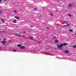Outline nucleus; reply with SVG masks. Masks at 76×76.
I'll list each match as a JSON object with an SVG mask.
<instances>
[{"instance_id": "20e7f679", "label": "nucleus", "mask_w": 76, "mask_h": 76, "mask_svg": "<svg viewBox=\"0 0 76 76\" xmlns=\"http://www.w3.org/2000/svg\"><path fill=\"white\" fill-rule=\"evenodd\" d=\"M57 48H58L59 49H61V47L60 46V45H58L57 46Z\"/></svg>"}, {"instance_id": "72a5a7b5", "label": "nucleus", "mask_w": 76, "mask_h": 76, "mask_svg": "<svg viewBox=\"0 0 76 76\" xmlns=\"http://www.w3.org/2000/svg\"><path fill=\"white\" fill-rule=\"evenodd\" d=\"M1 0H0V3L1 2Z\"/></svg>"}, {"instance_id": "393cba45", "label": "nucleus", "mask_w": 76, "mask_h": 76, "mask_svg": "<svg viewBox=\"0 0 76 76\" xmlns=\"http://www.w3.org/2000/svg\"><path fill=\"white\" fill-rule=\"evenodd\" d=\"M34 10H37V8H34Z\"/></svg>"}, {"instance_id": "b1692460", "label": "nucleus", "mask_w": 76, "mask_h": 76, "mask_svg": "<svg viewBox=\"0 0 76 76\" xmlns=\"http://www.w3.org/2000/svg\"><path fill=\"white\" fill-rule=\"evenodd\" d=\"M55 38H56V37H53V39H55Z\"/></svg>"}, {"instance_id": "cd10ccee", "label": "nucleus", "mask_w": 76, "mask_h": 76, "mask_svg": "<svg viewBox=\"0 0 76 76\" xmlns=\"http://www.w3.org/2000/svg\"><path fill=\"white\" fill-rule=\"evenodd\" d=\"M3 31H0V33H3Z\"/></svg>"}, {"instance_id": "412c9836", "label": "nucleus", "mask_w": 76, "mask_h": 76, "mask_svg": "<svg viewBox=\"0 0 76 76\" xmlns=\"http://www.w3.org/2000/svg\"><path fill=\"white\" fill-rule=\"evenodd\" d=\"M67 26H70V24H68L67 25Z\"/></svg>"}, {"instance_id": "0eeeda50", "label": "nucleus", "mask_w": 76, "mask_h": 76, "mask_svg": "<svg viewBox=\"0 0 76 76\" xmlns=\"http://www.w3.org/2000/svg\"><path fill=\"white\" fill-rule=\"evenodd\" d=\"M66 26H67V25H64V26H62V27H66Z\"/></svg>"}, {"instance_id": "c85d7f7f", "label": "nucleus", "mask_w": 76, "mask_h": 76, "mask_svg": "<svg viewBox=\"0 0 76 76\" xmlns=\"http://www.w3.org/2000/svg\"><path fill=\"white\" fill-rule=\"evenodd\" d=\"M46 28L47 29H49V28H48V27H47Z\"/></svg>"}, {"instance_id": "7c9ffc66", "label": "nucleus", "mask_w": 76, "mask_h": 76, "mask_svg": "<svg viewBox=\"0 0 76 76\" xmlns=\"http://www.w3.org/2000/svg\"><path fill=\"white\" fill-rule=\"evenodd\" d=\"M23 34H26V32H24Z\"/></svg>"}, {"instance_id": "bb28decb", "label": "nucleus", "mask_w": 76, "mask_h": 76, "mask_svg": "<svg viewBox=\"0 0 76 76\" xmlns=\"http://www.w3.org/2000/svg\"><path fill=\"white\" fill-rule=\"evenodd\" d=\"M55 12H58V10H55Z\"/></svg>"}, {"instance_id": "7ed1b4c3", "label": "nucleus", "mask_w": 76, "mask_h": 76, "mask_svg": "<svg viewBox=\"0 0 76 76\" xmlns=\"http://www.w3.org/2000/svg\"><path fill=\"white\" fill-rule=\"evenodd\" d=\"M62 46H66V45H67V44L66 43L62 44Z\"/></svg>"}, {"instance_id": "423d86ee", "label": "nucleus", "mask_w": 76, "mask_h": 76, "mask_svg": "<svg viewBox=\"0 0 76 76\" xmlns=\"http://www.w3.org/2000/svg\"><path fill=\"white\" fill-rule=\"evenodd\" d=\"M15 18L17 19H20V18L18 17V16L15 17Z\"/></svg>"}, {"instance_id": "ddd939ff", "label": "nucleus", "mask_w": 76, "mask_h": 76, "mask_svg": "<svg viewBox=\"0 0 76 76\" xmlns=\"http://www.w3.org/2000/svg\"><path fill=\"white\" fill-rule=\"evenodd\" d=\"M15 35H16L17 36H18V37H21V35H19V34H15Z\"/></svg>"}, {"instance_id": "6e6552de", "label": "nucleus", "mask_w": 76, "mask_h": 76, "mask_svg": "<svg viewBox=\"0 0 76 76\" xmlns=\"http://www.w3.org/2000/svg\"><path fill=\"white\" fill-rule=\"evenodd\" d=\"M65 53H69V51L67 50H65Z\"/></svg>"}, {"instance_id": "c9c22d12", "label": "nucleus", "mask_w": 76, "mask_h": 76, "mask_svg": "<svg viewBox=\"0 0 76 76\" xmlns=\"http://www.w3.org/2000/svg\"><path fill=\"white\" fill-rule=\"evenodd\" d=\"M39 43H41V42H38Z\"/></svg>"}, {"instance_id": "4be33fe9", "label": "nucleus", "mask_w": 76, "mask_h": 76, "mask_svg": "<svg viewBox=\"0 0 76 76\" xmlns=\"http://www.w3.org/2000/svg\"><path fill=\"white\" fill-rule=\"evenodd\" d=\"M64 23H65L66 24H67V21H64Z\"/></svg>"}, {"instance_id": "f03ea898", "label": "nucleus", "mask_w": 76, "mask_h": 76, "mask_svg": "<svg viewBox=\"0 0 76 76\" xmlns=\"http://www.w3.org/2000/svg\"><path fill=\"white\" fill-rule=\"evenodd\" d=\"M1 43L2 44H5V43H6V41H4L1 42Z\"/></svg>"}, {"instance_id": "2f4dec72", "label": "nucleus", "mask_w": 76, "mask_h": 76, "mask_svg": "<svg viewBox=\"0 0 76 76\" xmlns=\"http://www.w3.org/2000/svg\"><path fill=\"white\" fill-rule=\"evenodd\" d=\"M30 27L31 28V27H32V26H30Z\"/></svg>"}, {"instance_id": "a878e982", "label": "nucleus", "mask_w": 76, "mask_h": 76, "mask_svg": "<svg viewBox=\"0 0 76 76\" xmlns=\"http://www.w3.org/2000/svg\"><path fill=\"white\" fill-rule=\"evenodd\" d=\"M50 15L51 16H53V14H50Z\"/></svg>"}, {"instance_id": "6ab92c4d", "label": "nucleus", "mask_w": 76, "mask_h": 76, "mask_svg": "<svg viewBox=\"0 0 76 76\" xmlns=\"http://www.w3.org/2000/svg\"><path fill=\"white\" fill-rule=\"evenodd\" d=\"M14 12H15V13H16L17 12V11L16 10H14Z\"/></svg>"}, {"instance_id": "f257e3e1", "label": "nucleus", "mask_w": 76, "mask_h": 76, "mask_svg": "<svg viewBox=\"0 0 76 76\" xmlns=\"http://www.w3.org/2000/svg\"><path fill=\"white\" fill-rule=\"evenodd\" d=\"M21 49H25V48H26L25 46H21L20 47Z\"/></svg>"}, {"instance_id": "e433bc0d", "label": "nucleus", "mask_w": 76, "mask_h": 76, "mask_svg": "<svg viewBox=\"0 0 76 76\" xmlns=\"http://www.w3.org/2000/svg\"><path fill=\"white\" fill-rule=\"evenodd\" d=\"M5 0V1H7V0Z\"/></svg>"}, {"instance_id": "2eb2a0df", "label": "nucleus", "mask_w": 76, "mask_h": 76, "mask_svg": "<svg viewBox=\"0 0 76 76\" xmlns=\"http://www.w3.org/2000/svg\"><path fill=\"white\" fill-rule=\"evenodd\" d=\"M67 15L68 16H69V17L72 16V15H71V14H67Z\"/></svg>"}, {"instance_id": "a211bd4d", "label": "nucleus", "mask_w": 76, "mask_h": 76, "mask_svg": "<svg viewBox=\"0 0 76 76\" xmlns=\"http://www.w3.org/2000/svg\"><path fill=\"white\" fill-rule=\"evenodd\" d=\"M13 51H14V52H16V51H17V50L13 49Z\"/></svg>"}, {"instance_id": "39448f33", "label": "nucleus", "mask_w": 76, "mask_h": 76, "mask_svg": "<svg viewBox=\"0 0 76 76\" xmlns=\"http://www.w3.org/2000/svg\"><path fill=\"white\" fill-rule=\"evenodd\" d=\"M72 6H73V5L71 4H70L68 5L69 7H72Z\"/></svg>"}, {"instance_id": "9d476101", "label": "nucleus", "mask_w": 76, "mask_h": 76, "mask_svg": "<svg viewBox=\"0 0 76 76\" xmlns=\"http://www.w3.org/2000/svg\"><path fill=\"white\" fill-rule=\"evenodd\" d=\"M69 31H70V32H73V30L72 29H70L69 30Z\"/></svg>"}, {"instance_id": "5701e85b", "label": "nucleus", "mask_w": 76, "mask_h": 76, "mask_svg": "<svg viewBox=\"0 0 76 76\" xmlns=\"http://www.w3.org/2000/svg\"><path fill=\"white\" fill-rule=\"evenodd\" d=\"M73 47L74 48H76V45H74V46H73Z\"/></svg>"}, {"instance_id": "f704fd0d", "label": "nucleus", "mask_w": 76, "mask_h": 76, "mask_svg": "<svg viewBox=\"0 0 76 76\" xmlns=\"http://www.w3.org/2000/svg\"><path fill=\"white\" fill-rule=\"evenodd\" d=\"M75 34L76 35V33Z\"/></svg>"}, {"instance_id": "aec40b11", "label": "nucleus", "mask_w": 76, "mask_h": 76, "mask_svg": "<svg viewBox=\"0 0 76 76\" xmlns=\"http://www.w3.org/2000/svg\"><path fill=\"white\" fill-rule=\"evenodd\" d=\"M1 21H2V22H4V20H3V19H1Z\"/></svg>"}, {"instance_id": "c756f323", "label": "nucleus", "mask_w": 76, "mask_h": 76, "mask_svg": "<svg viewBox=\"0 0 76 76\" xmlns=\"http://www.w3.org/2000/svg\"><path fill=\"white\" fill-rule=\"evenodd\" d=\"M6 39H4V41H6Z\"/></svg>"}, {"instance_id": "dca6fc26", "label": "nucleus", "mask_w": 76, "mask_h": 76, "mask_svg": "<svg viewBox=\"0 0 76 76\" xmlns=\"http://www.w3.org/2000/svg\"><path fill=\"white\" fill-rule=\"evenodd\" d=\"M18 47H21V45L20 44H18Z\"/></svg>"}, {"instance_id": "4c0bfd02", "label": "nucleus", "mask_w": 76, "mask_h": 76, "mask_svg": "<svg viewBox=\"0 0 76 76\" xmlns=\"http://www.w3.org/2000/svg\"><path fill=\"white\" fill-rule=\"evenodd\" d=\"M64 6V5H63Z\"/></svg>"}, {"instance_id": "f3484780", "label": "nucleus", "mask_w": 76, "mask_h": 76, "mask_svg": "<svg viewBox=\"0 0 76 76\" xmlns=\"http://www.w3.org/2000/svg\"><path fill=\"white\" fill-rule=\"evenodd\" d=\"M59 46L61 47H61H63V45L62 44H61L60 45H59Z\"/></svg>"}, {"instance_id": "1a4fd4ad", "label": "nucleus", "mask_w": 76, "mask_h": 76, "mask_svg": "<svg viewBox=\"0 0 76 76\" xmlns=\"http://www.w3.org/2000/svg\"><path fill=\"white\" fill-rule=\"evenodd\" d=\"M55 42H56V43H58V40H56L55 41Z\"/></svg>"}, {"instance_id": "9b49d317", "label": "nucleus", "mask_w": 76, "mask_h": 76, "mask_svg": "<svg viewBox=\"0 0 76 76\" xmlns=\"http://www.w3.org/2000/svg\"><path fill=\"white\" fill-rule=\"evenodd\" d=\"M29 37V38H31V40H34V39H33V37Z\"/></svg>"}, {"instance_id": "473e14b6", "label": "nucleus", "mask_w": 76, "mask_h": 76, "mask_svg": "<svg viewBox=\"0 0 76 76\" xmlns=\"http://www.w3.org/2000/svg\"><path fill=\"white\" fill-rule=\"evenodd\" d=\"M8 42H11V40H9L8 41Z\"/></svg>"}, {"instance_id": "f8f14e48", "label": "nucleus", "mask_w": 76, "mask_h": 76, "mask_svg": "<svg viewBox=\"0 0 76 76\" xmlns=\"http://www.w3.org/2000/svg\"><path fill=\"white\" fill-rule=\"evenodd\" d=\"M16 22H17V21L16 20H14L13 21V23H16Z\"/></svg>"}, {"instance_id": "4468645a", "label": "nucleus", "mask_w": 76, "mask_h": 76, "mask_svg": "<svg viewBox=\"0 0 76 76\" xmlns=\"http://www.w3.org/2000/svg\"><path fill=\"white\" fill-rule=\"evenodd\" d=\"M3 13V12L1 10H0V14H1Z\"/></svg>"}]
</instances>
